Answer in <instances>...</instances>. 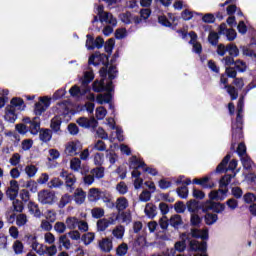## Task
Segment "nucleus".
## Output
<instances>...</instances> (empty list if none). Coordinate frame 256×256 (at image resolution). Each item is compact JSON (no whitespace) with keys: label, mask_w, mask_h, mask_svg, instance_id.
Returning <instances> with one entry per match:
<instances>
[{"label":"nucleus","mask_w":256,"mask_h":256,"mask_svg":"<svg viewBox=\"0 0 256 256\" xmlns=\"http://www.w3.org/2000/svg\"><path fill=\"white\" fill-rule=\"evenodd\" d=\"M191 237H193V239H209V230L192 229L189 235L185 233L181 234V241L176 242L174 245L176 251H179V253H183V251H185L187 247V243L185 241H187V239H191Z\"/></svg>","instance_id":"1"},{"label":"nucleus","mask_w":256,"mask_h":256,"mask_svg":"<svg viewBox=\"0 0 256 256\" xmlns=\"http://www.w3.org/2000/svg\"><path fill=\"white\" fill-rule=\"evenodd\" d=\"M245 106V102L243 98H240L238 101L237 109V117L236 121L232 123V139L233 141H237V139H241L243 137V107Z\"/></svg>","instance_id":"2"},{"label":"nucleus","mask_w":256,"mask_h":256,"mask_svg":"<svg viewBox=\"0 0 256 256\" xmlns=\"http://www.w3.org/2000/svg\"><path fill=\"white\" fill-rule=\"evenodd\" d=\"M100 77H102V80H95L92 89L95 91V93H101L105 89V91H113V82H108L105 86V77H107V68H101L100 71Z\"/></svg>","instance_id":"3"},{"label":"nucleus","mask_w":256,"mask_h":256,"mask_svg":"<svg viewBox=\"0 0 256 256\" xmlns=\"http://www.w3.org/2000/svg\"><path fill=\"white\" fill-rule=\"evenodd\" d=\"M106 125H108V127H110L113 131H115L111 132L109 136V140L111 141V143L115 142L116 139H118L119 141H125V137L123 136V130L119 128V126L115 125V119L108 118Z\"/></svg>","instance_id":"4"},{"label":"nucleus","mask_w":256,"mask_h":256,"mask_svg":"<svg viewBox=\"0 0 256 256\" xmlns=\"http://www.w3.org/2000/svg\"><path fill=\"white\" fill-rule=\"evenodd\" d=\"M38 201L42 205H53L57 201V196L55 192L49 190H42L38 193Z\"/></svg>","instance_id":"5"},{"label":"nucleus","mask_w":256,"mask_h":256,"mask_svg":"<svg viewBox=\"0 0 256 256\" xmlns=\"http://www.w3.org/2000/svg\"><path fill=\"white\" fill-rule=\"evenodd\" d=\"M51 105V98L44 96L39 98V102L36 103L34 113L36 115H41L49 109V106Z\"/></svg>","instance_id":"6"},{"label":"nucleus","mask_w":256,"mask_h":256,"mask_svg":"<svg viewBox=\"0 0 256 256\" xmlns=\"http://www.w3.org/2000/svg\"><path fill=\"white\" fill-rule=\"evenodd\" d=\"M19 195V182L16 180L10 181V186L6 190V196L11 201H14V199H17V196Z\"/></svg>","instance_id":"7"},{"label":"nucleus","mask_w":256,"mask_h":256,"mask_svg":"<svg viewBox=\"0 0 256 256\" xmlns=\"http://www.w3.org/2000/svg\"><path fill=\"white\" fill-rule=\"evenodd\" d=\"M204 211H215V213H223L225 211V204L215 203L211 200L206 201L203 205Z\"/></svg>","instance_id":"8"},{"label":"nucleus","mask_w":256,"mask_h":256,"mask_svg":"<svg viewBox=\"0 0 256 256\" xmlns=\"http://www.w3.org/2000/svg\"><path fill=\"white\" fill-rule=\"evenodd\" d=\"M219 34L226 35L228 41H235L237 39V32L233 29H227V24L220 25Z\"/></svg>","instance_id":"9"},{"label":"nucleus","mask_w":256,"mask_h":256,"mask_svg":"<svg viewBox=\"0 0 256 256\" xmlns=\"http://www.w3.org/2000/svg\"><path fill=\"white\" fill-rule=\"evenodd\" d=\"M227 197V189L212 190L209 193L210 201H223Z\"/></svg>","instance_id":"10"},{"label":"nucleus","mask_w":256,"mask_h":256,"mask_svg":"<svg viewBox=\"0 0 256 256\" xmlns=\"http://www.w3.org/2000/svg\"><path fill=\"white\" fill-rule=\"evenodd\" d=\"M98 247L104 253H111V251L113 250V240H111L110 238H103L99 241Z\"/></svg>","instance_id":"11"},{"label":"nucleus","mask_w":256,"mask_h":256,"mask_svg":"<svg viewBox=\"0 0 256 256\" xmlns=\"http://www.w3.org/2000/svg\"><path fill=\"white\" fill-rule=\"evenodd\" d=\"M77 123L80 127H84L85 129L89 127H97V120L95 117L86 118V117H81L77 120Z\"/></svg>","instance_id":"12"},{"label":"nucleus","mask_w":256,"mask_h":256,"mask_svg":"<svg viewBox=\"0 0 256 256\" xmlns=\"http://www.w3.org/2000/svg\"><path fill=\"white\" fill-rule=\"evenodd\" d=\"M28 131H29V133H31V135H38V133H40L41 119H39V117H35L32 119V122H31L30 126L28 127Z\"/></svg>","instance_id":"13"},{"label":"nucleus","mask_w":256,"mask_h":256,"mask_svg":"<svg viewBox=\"0 0 256 256\" xmlns=\"http://www.w3.org/2000/svg\"><path fill=\"white\" fill-rule=\"evenodd\" d=\"M4 121H7V123H15V121H17V110L7 106L5 109Z\"/></svg>","instance_id":"14"},{"label":"nucleus","mask_w":256,"mask_h":256,"mask_svg":"<svg viewBox=\"0 0 256 256\" xmlns=\"http://www.w3.org/2000/svg\"><path fill=\"white\" fill-rule=\"evenodd\" d=\"M79 149H81V143H79L78 141H72V142H69L67 145H66V153L67 155H77V151H79Z\"/></svg>","instance_id":"15"},{"label":"nucleus","mask_w":256,"mask_h":256,"mask_svg":"<svg viewBox=\"0 0 256 256\" xmlns=\"http://www.w3.org/2000/svg\"><path fill=\"white\" fill-rule=\"evenodd\" d=\"M190 249L192 251H201L205 253L207 251V242H199L195 239L190 240Z\"/></svg>","instance_id":"16"},{"label":"nucleus","mask_w":256,"mask_h":256,"mask_svg":"<svg viewBox=\"0 0 256 256\" xmlns=\"http://www.w3.org/2000/svg\"><path fill=\"white\" fill-rule=\"evenodd\" d=\"M8 107H11L14 111H24L25 102H23V99L21 98H13Z\"/></svg>","instance_id":"17"},{"label":"nucleus","mask_w":256,"mask_h":256,"mask_svg":"<svg viewBox=\"0 0 256 256\" xmlns=\"http://www.w3.org/2000/svg\"><path fill=\"white\" fill-rule=\"evenodd\" d=\"M144 213L149 219H155V217H157V206L153 203H147L144 208Z\"/></svg>","instance_id":"18"},{"label":"nucleus","mask_w":256,"mask_h":256,"mask_svg":"<svg viewBox=\"0 0 256 256\" xmlns=\"http://www.w3.org/2000/svg\"><path fill=\"white\" fill-rule=\"evenodd\" d=\"M105 57L106 56L104 54L96 52L89 57L88 63H89V65H95V66L101 65V63H103V59H105Z\"/></svg>","instance_id":"19"},{"label":"nucleus","mask_w":256,"mask_h":256,"mask_svg":"<svg viewBox=\"0 0 256 256\" xmlns=\"http://www.w3.org/2000/svg\"><path fill=\"white\" fill-rule=\"evenodd\" d=\"M100 21L101 23H108L109 25H112L113 27H115V25H117V19L115 17H113V14L106 12V13H102V15H100Z\"/></svg>","instance_id":"20"},{"label":"nucleus","mask_w":256,"mask_h":256,"mask_svg":"<svg viewBox=\"0 0 256 256\" xmlns=\"http://www.w3.org/2000/svg\"><path fill=\"white\" fill-rule=\"evenodd\" d=\"M189 37L191 39L190 44L193 45V52L200 54L201 51H203V48L201 47L199 42H197V35L195 34V32H190Z\"/></svg>","instance_id":"21"},{"label":"nucleus","mask_w":256,"mask_h":256,"mask_svg":"<svg viewBox=\"0 0 256 256\" xmlns=\"http://www.w3.org/2000/svg\"><path fill=\"white\" fill-rule=\"evenodd\" d=\"M87 194L82 189H76L74 192V201L77 205H83L85 203V199Z\"/></svg>","instance_id":"22"},{"label":"nucleus","mask_w":256,"mask_h":256,"mask_svg":"<svg viewBox=\"0 0 256 256\" xmlns=\"http://www.w3.org/2000/svg\"><path fill=\"white\" fill-rule=\"evenodd\" d=\"M132 179L135 189H141V187L143 186V180L141 178V172H139V170L132 171Z\"/></svg>","instance_id":"23"},{"label":"nucleus","mask_w":256,"mask_h":256,"mask_svg":"<svg viewBox=\"0 0 256 256\" xmlns=\"http://www.w3.org/2000/svg\"><path fill=\"white\" fill-rule=\"evenodd\" d=\"M53 137V133L49 129H41L39 132V139L42 143H49Z\"/></svg>","instance_id":"24"},{"label":"nucleus","mask_w":256,"mask_h":256,"mask_svg":"<svg viewBox=\"0 0 256 256\" xmlns=\"http://www.w3.org/2000/svg\"><path fill=\"white\" fill-rule=\"evenodd\" d=\"M143 167H145V163L141 159L136 156L130 158V169L137 171L138 169H143Z\"/></svg>","instance_id":"25"},{"label":"nucleus","mask_w":256,"mask_h":256,"mask_svg":"<svg viewBox=\"0 0 256 256\" xmlns=\"http://www.w3.org/2000/svg\"><path fill=\"white\" fill-rule=\"evenodd\" d=\"M243 55L247 57H253L256 59V43H251L248 46L243 47Z\"/></svg>","instance_id":"26"},{"label":"nucleus","mask_w":256,"mask_h":256,"mask_svg":"<svg viewBox=\"0 0 256 256\" xmlns=\"http://www.w3.org/2000/svg\"><path fill=\"white\" fill-rule=\"evenodd\" d=\"M111 99H113V96L111 95V91H108L105 94H99L96 97V101L99 105H104V103H111Z\"/></svg>","instance_id":"27"},{"label":"nucleus","mask_w":256,"mask_h":256,"mask_svg":"<svg viewBox=\"0 0 256 256\" xmlns=\"http://www.w3.org/2000/svg\"><path fill=\"white\" fill-rule=\"evenodd\" d=\"M115 207L117 211H125L129 207V200L125 197H120L116 200Z\"/></svg>","instance_id":"28"},{"label":"nucleus","mask_w":256,"mask_h":256,"mask_svg":"<svg viewBox=\"0 0 256 256\" xmlns=\"http://www.w3.org/2000/svg\"><path fill=\"white\" fill-rule=\"evenodd\" d=\"M101 199V190L98 188H91L88 192V200L91 202L99 201Z\"/></svg>","instance_id":"29"},{"label":"nucleus","mask_w":256,"mask_h":256,"mask_svg":"<svg viewBox=\"0 0 256 256\" xmlns=\"http://www.w3.org/2000/svg\"><path fill=\"white\" fill-rule=\"evenodd\" d=\"M140 17H134V23L139 24L141 23V21H147V19H149V17H151V10L149 9H142L140 11Z\"/></svg>","instance_id":"30"},{"label":"nucleus","mask_w":256,"mask_h":256,"mask_svg":"<svg viewBox=\"0 0 256 256\" xmlns=\"http://www.w3.org/2000/svg\"><path fill=\"white\" fill-rule=\"evenodd\" d=\"M65 223H66L67 229L75 230V229H77V227L79 225V220L75 216H70V217L66 218Z\"/></svg>","instance_id":"31"},{"label":"nucleus","mask_w":256,"mask_h":256,"mask_svg":"<svg viewBox=\"0 0 256 256\" xmlns=\"http://www.w3.org/2000/svg\"><path fill=\"white\" fill-rule=\"evenodd\" d=\"M112 235L115 239H123L125 236V226L118 225L112 230Z\"/></svg>","instance_id":"32"},{"label":"nucleus","mask_w":256,"mask_h":256,"mask_svg":"<svg viewBox=\"0 0 256 256\" xmlns=\"http://www.w3.org/2000/svg\"><path fill=\"white\" fill-rule=\"evenodd\" d=\"M61 123V118L58 116L51 119L50 127L54 133H59V131H61Z\"/></svg>","instance_id":"33"},{"label":"nucleus","mask_w":256,"mask_h":256,"mask_svg":"<svg viewBox=\"0 0 256 256\" xmlns=\"http://www.w3.org/2000/svg\"><path fill=\"white\" fill-rule=\"evenodd\" d=\"M200 186L203 187V189H213V187H215V183L211 181L210 176H205L200 179Z\"/></svg>","instance_id":"34"},{"label":"nucleus","mask_w":256,"mask_h":256,"mask_svg":"<svg viewBox=\"0 0 256 256\" xmlns=\"http://www.w3.org/2000/svg\"><path fill=\"white\" fill-rule=\"evenodd\" d=\"M170 225L174 227V229H179V227L183 225V218H181V215L179 214L173 215L170 218Z\"/></svg>","instance_id":"35"},{"label":"nucleus","mask_w":256,"mask_h":256,"mask_svg":"<svg viewBox=\"0 0 256 256\" xmlns=\"http://www.w3.org/2000/svg\"><path fill=\"white\" fill-rule=\"evenodd\" d=\"M95 79V75L91 71L84 73L83 78L81 79L82 87H87L91 81Z\"/></svg>","instance_id":"36"},{"label":"nucleus","mask_w":256,"mask_h":256,"mask_svg":"<svg viewBox=\"0 0 256 256\" xmlns=\"http://www.w3.org/2000/svg\"><path fill=\"white\" fill-rule=\"evenodd\" d=\"M28 210L31 215H34V217H41V210H39V206L34 202L28 203Z\"/></svg>","instance_id":"37"},{"label":"nucleus","mask_w":256,"mask_h":256,"mask_svg":"<svg viewBox=\"0 0 256 256\" xmlns=\"http://www.w3.org/2000/svg\"><path fill=\"white\" fill-rule=\"evenodd\" d=\"M118 217L122 223H125V225H129V223H131V221H133L130 211L122 212L118 215Z\"/></svg>","instance_id":"38"},{"label":"nucleus","mask_w":256,"mask_h":256,"mask_svg":"<svg viewBox=\"0 0 256 256\" xmlns=\"http://www.w3.org/2000/svg\"><path fill=\"white\" fill-rule=\"evenodd\" d=\"M24 171H25L27 177H29L31 179V178L35 177V175H37L38 169H37V166L30 164L25 167Z\"/></svg>","instance_id":"39"},{"label":"nucleus","mask_w":256,"mask_h":256,"mask_svg":"<svg viewBox=\"0 0 256 256\" xmlns=\"http://www.w3.org/2000/svg\"><path fill=\"white\" fill-rule=\"evenodd\" d=\"M95 117L99 121H102L104 117H107V109H105L103 106L97 107L95 110Z\"/></svg>","instance_id":"40"},{"label":"nucleus","mask_w":256,"mask_h":256,"mask_svg":"<svg viewBox=\"0 0 256 256\" xmlns=\"http://www.w3.org/2000/svg\"><path fill=\"white\" fill-rule=\"evenodd\" d=\"M91 174L93 175V177H96V179H103V177H105V168H94L93 170H91Z\"/></svg>","instance_id":"41"},{"label":"nucleus","mask_w":256,"mask_h":256,"mask_svg":"<svg viewBox=\"0 0 256 256\" xmlns=\"http://www.w3.org/2000/svg\"><path fill=\"white\" fill-rule=\"evenodd\" d=\"M91 215L94 219H101V217L105 216V210L99 207L93 208L91 210Z\"/></svg>","instance_id":"42"},{"label":"nucleus","mask_w":256,"mask_h":256,"mask_svg":"<svg viewBox=\"0 0 256 256\" xmlns=\"http://www.w3.org/2000/svg\"><path fill=\"white\" fill-rule=\"evenodd\" d=\"M84 245H91L92 241H95V233L88 232L82 236Z\"/></svg>","instance_id":"43"},{"label":"nucleus","mask_w":256,"mask_h":256,"mask_svg":"<svg viewBox=\"0 0 256 256\" xmlns=\"http://www.w3.org/2000/svg\"><path fill=\"white\" fill-rule=\"evenodd\" d=\"M187 209L189 213L195 214L197 213V211H199V204L195 200H190L187 203Z\"/></svg>","instance_id":"44"},{"label":"nucleus","mask_w":256,"mask_h":256,"mask_svg":"<svg viewBox=\"0 0 256 256\" xmlns=\"http://www.w3.org/2000/svg\"><path fill=\"white\" fill-rule=\"evenodd\" d=\"M224 88L227 89V93L230 95L232 101H235V99L239 97V93L237 92V89H235V87L225 85Z\"/></svg>","instance_id":"45"},{"label":"nucleus","mask_w":256,"mask_h":256,"mask_svg":"<svg viewBox=\"0 0 256 256\" xmlns=\"http://www.w3.org/2000/svg\"><path fill=\"white\" fill-rule=\"evenodd\" d=\"M241 162H242L244 169H247V170L253 169V166L255 165V164H253V161L251 160V158L249 156H243L241 158Z\"/></svg>","instance_id":"46"},{"label":"nucleus","mask_w":256,"mask_h":256,"mask_svg":"<svg viewBox=\"0 0 256 256\" xmlns=\"http://www.w3.org/2000/svg\"><path fill=\"white\" fill-rule=\"evenodd\" d=\"M44 217L50 223H55L57 221V213L53 210H48L44 213Z\"/></svg>","instance_id":"47"},{"label":"nucleus","mask_w":256,"mask_h":256,"mask_svg":"<svg viewBox=\"0 0 256 256\" xmlns=\"http://www.w3.org/2000/svg\"><path fill=\"white\" fill-rule=\"evenodd\" d=\"M229 159H231V155L228 154L224 157L222 162L217 166V168H216L217 173H221V172L225 171V167L229 163Z\"/></svg>","instance_id":"48"},{"label":"nucleus","mask_w":256,"mask_h":256,"mask_svg":"<svg viewBox=\"0 0 256 256\" xmlns=\"http://www.w3.org/2000/svg\"><path fill=\"white\" fill-rule=\"evenodd\" d=\"M109 227V222H107V218H102L97 221V231H106Z\"/></svg>","instance_id":"49"},{"label":"nucleus","mask_w":256,"mask_h":256,"mask_svg":"<svg viewBox=\"0 0 256 256\" xmlns=\"http://www.w3.org/2000/svg\"><path fill=\"white\" fill-rule=\"evenodd\" d=\"M93 161H94V165L101 167V165L105 163V155L101 153H96L94 154Z\"/></svg>","instance_id":"50"},{"label":"nucleus","mask_w":256,"mask_h":256,"mask_svg":"<svg viewBox=\"0 0 256 256\" xmlns=\"http://www.w3.org/2000/svg\"><path fill=\"white\" fill-rule=\"evenodd\" d=\"M77 181V179L75 178V176L73 174H70L69 176H66V187L68 189V191H73V185H75V182Z\"/></svg>","instance_id":"51"},{"label":"nucleus","mask_w":256,"mask_h":256,"mask_svg":"<svg viewBox=\"0 0 256 256\" xmlns=\"http://www.w3.org/2000/svg\"><path fill=\"white\" fill-rule=\"evenodd\" d=\"M70 169H72V171H80L81 170V160L79 158H73L70 161Z\"/></svg>","instance_id":"52"},{"label":"nucleus","mask_w":256,"mask_h":256,"mask_svg":"<svg viewBox=\"0 0 256 256\" xmlns=\"http://www.w3.org/2000/svg\"><path fill=\"white\" fill-rule=\"evenodd\" d=\"M217 214L208 213L205 215V223L206 225H213L214 223H217L218 220Z\"/></svg>","instance_id":"53"},{"label":"nucleus","mask_w":256,"mask_h":256,"mask_svg":"<svg viewBox=\"0 0 256 256\" xmlns=\"http://www.w3.org/2000/svg\"><path fill=\"white\" fill-rule=\"evenodd\" d=\"M22 187H24L25 189H30V191H32V193H36L37 182H35V180H28V181H26V183H24L22 185Z\"/></svg>","instance_id":"54"},{"label":"nucleus","mask_w":256,"mask_h":256,"mask_svg":"<svg viewBox=\"0 0 256 256\" xmlns=\"http://www.w3.org/2000/svg\"><path fill=\"white\" fill-rule=\"evenodd\" d=\"M73 201V198L71 197V195L69 194H64L60 201H59V207L60 209H63V207H65L66 205H69V202Z\"/></svg>","instance_id":"55"},{"label":"nucleus","mask_w":256,"mask_h":256,"mask_svg":"<svg viewBox=\"0 0 256 256\" xmlns=\"http://www.w3.org/2000/svg\"><path fill=\"white\" fill-rule=\"evenodd\" d=\"M127 251H129V246L126 243L120 244L116 249V254L118 256L127 255Z\"/></svg>","instance_id":"56"},{"label":"nucleus","mask_w":256,"mask_h":256,"mask_svg":"<svg viewBox=\"0 0 256 256\" xmlns=\"http://www.w3.org/2000/svg\"><path fill=\"white\" fill-rule=\"evenodd\" d=\"M27 221H28L27 215H25V214H18L16 216V225L18 227H23V226L27 225Z\"/></svg>","instance_id":"57"},{"label":"nucleus","mask_w":256,"mask_h":256,"mask_svg":"<svg viewBox=\"0 0 256 256\" xmlns=\"http://www.w3.org/2000/svg\"><path fill=\"white\" fill-rule=\"evenodd\" d=\"M227 51L231 57H238L239 56V48L235 44L227 45Z\"/></svg>","instance_id":"58"},{"label":"nucleus","mask_w":256,"mask_h":256,"mask_svg":"<svg viewBox=\"0 0 256 256\" xmlns=\"http://www.w3.org/2000/svg\"><path fill=\"white\" fill-rule=\"evenodd\" d=\"M139 201H142V203H147L148 201H151V192L148 190H144L139 195Z\"/></svg>","instance_id":"59"},{"label":"nucleus","mask_w":256,"mask_h":256,"mask_svg":"<svg viewBox=\"0 0 256 256\" xmlns=\"http://www.w3.org/2000/svg\"><path fill=\"white\" fill-rule=\"evenodd\" d=\"M60 245H63L65 249H71V240L67 238V235H62L59 237Z\"/></svg>","instance_id":"60"},{"label":"nucleus","mask_w":256,"mask_h":256,"mask_svg":"<svg viewBox=\"0 0 256 256\" xmlns=\"http://www.w3.org/2000/svg\"><path fill=\"white\" fill-rule=\"evenodd\" d=\"M12 205L14 207V211H16L17 213H22L23 209H25V207L23 206V202H21L17 198L13 200Z\"/></svg>","instance_id":"61"},{"label":"nucleus","mask_w":256,"mask_h":256,"mask_svg":"<svg viewBox=\"0 0 256 256\" xmlns=\"http://www.w3.org/2000/svg\"><path fill=\"white\" fill-rule=\"evenodd\" d=\"M120 19L122 23H125L126 25H129L131 21H135L131 13L126 12L120 15Z\"/></svg>","instance_id":"62"},{"label":"nucleus","mask_w":256,"mask_h":256,"mask_svg":"<svg viewBox=\"0 0 256 256\" xmlns=\"http://www.w3.org/2000/svg\"><path fill=\"white\" fill-rule=\"evenodd\" d=\"M54 230L56 233L62 234L64 231L67 230V224L63 222H56L54 225Z\"/></svg>","instance_id":"63"},{"label":"nucleus","mask_w":256,"mask_h":256,"mask_svg":"<svg viewBox=\"0 0 256 256\" xmlns=\"http://www.w3.org/2000/svg\"><path fill=\"white\" fill-rule=\"evenodd\" d=\"M52 222H50L49 220H42L41 224H40V229H42V231H51V229H53V225H51Z\"/></svg>","instance_id":"64"}]
</instances>
